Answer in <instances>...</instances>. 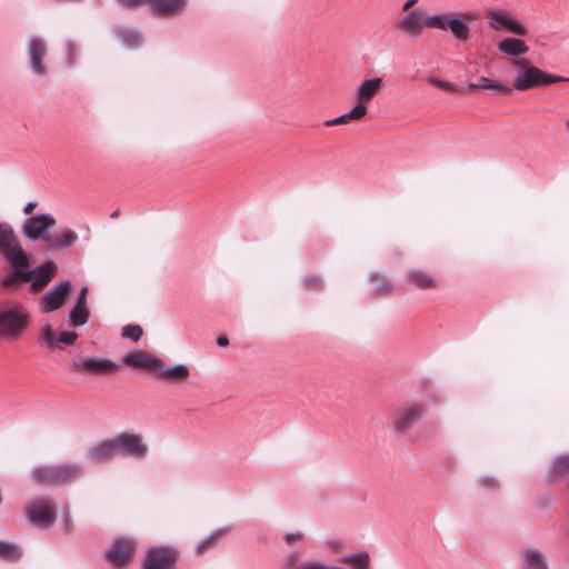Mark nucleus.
<instances>
[{
    "mask_svg": "<svg viewBox=\"0 0 569 569\" xmlns=\"http://www.w3.org/2000/svg\"><path fill=\"white\" fill-rule=\"evenodd\" d=\"M469 88L471 90H478V89H493V90H497L498 92L500 93H505V94H508L511 92V88L508 87V86H503L499 82H496L489 78H486V77H481L479 79V82L478 83H471L469 86Z\"/></svg>",
    "mask_w": 569,
    "mask_h": 569,
    "instance_id": "nucleus-31",
    "label": "nucleus"
},
{
    "mask_svg": "<svg viewBox=\"0 0 569 569\" xmlns=\"http://www.w3.org/2000/svg\"><path fill=\"white\" fill-rule=\"evenodd\" d=\"M37 203L36 202H28L23 209L24 214H31L33 210L36 209Z\"/></svg>",
    "mask_w": 569,
    "mask_h": 569,
    "instance_id": "nucleus-47",
    "label": "nucleus"
},
{
    "mask_svg": "<svg viewBox=\"0 0 569 569\" xmlns=\"http://www.w3.org/2000/svg\"><path fill=\"white\" fill-rule=\"evenodd\" d=\"M430 81H431V83H433L436 87H438L440 89L448 90V91L453 90V86L450 82L442 81L439 79H431Z\"/></svg>",
    "mask_w": 569,
    "mask_h": 569,
    "instance_id": "nucleus-42",
    "label": "nucleus"
},
{
    "mask_svg": "<svg viewBox=\"0 0 569 569\" xmlns=\"http://www.w3.org/2000/svg\"><path fill=\"white\" fill-rule=\"evenodd\" d=\"M498 49L502 53L512 57L522 56L529 50L525 41L518 38H505L498 43Z\"/></svg>",
    "mask_w": 569,
    "mask_h": 569,
    "instance_id": "nucleus-25",
    "label": "nucleus"
},
{
    "mask_svg": "<svg viewBox=\"0 0 569 569\" xmlns=\"http://www.w3.org/2000/svg\"><path fill=\"white\" fill-rule=\"evenodd\" d=\"M486 19L495 31L507 30L517 36H527V28L519 21L512 19L511 13L502 9H487Z\"/></svg>",
    "mask_w": 569,
    "mask_h": 569,
    "instance_id": "nucleus-8",
    "label": "nucleus"
},
{
    "mask_svg": "<svg viewBox=\"0 0 569 569\" xmlns=\"http://www.w3.org/2000/svg\"><path fill=\"white\" fill-rule=\"evenodd\" d=\"M118 365L109 359L83 358L69 362V370L73 373H91L96 376L112 375L118 370Z\"/></svg>",
    "mask_w": 569,
    "mask_h": 569,
    "instance_id": "nucleus-7",
    "label": "nucleus"
},
{
    "mask_svg": "<svg viewBox=\"0 0 569 569\" xmlns=\"http://www.w3.org/2000/svg\"><path fill=\"white\" fill-rule=\"evenodd\" d=\"M22 557L21 548L10 541L0 540V558L6 561H18Z\"/></svg>",
    "mask_w": 569,
    "mask_h": 569,
    "instance_id": "nucleus-29",
    "label": "nucleus"
},
{
    "mask_svg": "<svg viewBox=\"0 0 569 569\" xmlns=\"http://www.w3.org/2000/svg\"><path fill=\"white\" fill-rule=\"evenodd\" d=\"M0 254L10 263L24 266L26 254L20 239L8 222H0Z\"/></svg>",
    "mask_w": 569,
    "mask_h": 569,
    "instance_id": "nucleus-4",
    "label": "nucleus"
},
{
    "mask_svg": "<svg viewBox=\"0 0 569 569\" xmlns=\"http://www.w3.org/2000/svg\"><path fill=\"white\" fill-rule=\"evenodd\" d=\"M433 20H436V14L425 16L422 11L413 10L401 17L396 28L407 38L417 40L426 28L435 29Z\"/></svg>",
    "mask_w": 569,
    "mask_h": 569,
    "instance_id": "nucleus-5",
    "label": "nucleus"
},
{
    "mask_svg": "<svg viewBox=\"0 0 569 569\" xmlns=\"http://www.w3.org/2000/svg\"><path fill=\"white\" fill-rule=\"evenodd\" d=\"M73 286L70 280H62L50 290H48L40 299V309L44 313H50L62 308L68 301V297Z\"/></svg>",
    "mask_w": 569,
    "mask_h": 569,
    "instance_id": "nucleus-10",
    "label": "nucleus"
},
{
    "mask_svg": "<svg viewBox=\"0 0 569 569\" xmlns=\"http://www.w3.org/2000/svg\"><path fill=\"white\" fill-rule=\"evenodd\" d=\"M341 561L352 567V569H369L370 558L367 552H360L343 557Z\"/></svg>",
    "mask_w": 569,
    "mask_h": 569,
    "instance_id": "nucleus-32",
    "label": "nucleus"
},
{
    "mask_svg": "<svg viewBox=\"0 0 569 569\" xmlns=\"http://www.w3.org/2000/svg\"><path fill=\"white\" fill-rule=\"evenodd\" d=\"M217 345L219 347H227L229 345V339L226 337V336H220L218 339H217Z\"/></svg>",
    "mask_w": 569,
    "mask_h": 569,
    "instance_id": "nucleus-48",
    "label": "nucleus"
},
{
    "mask_svg": "<svg viewBox=\"0 0 569 569\" xmlns=\"http://www.w3.org/2000/svg\"><path fill=\"white\" fill-rule=\"evenodd\" d=\"M567 473H569V456H560L553 461L550 475L552 477H561Z\"/></svg>",
    "mask_w": 569,
    "mask_h": 569,
    "instance_id": "nucleus-33",
    "label": "nucleus"
},
{
    "mask_svg": "<svg viewBox=\"0 0 569 569\" xmlns=\"http://www.w3.org/2000/svg\"><path fill=\"white\" fill-rule=\"evenodd\" d=\"M525 569H549L546 558L538 549H527L521 552Z\"/></svg>",
    "mask_w": 569,
    "mask_h": 569,
    "instance_id": "nucleus-26",
    "label": "nucleus"
},
{
    "mask_svg": "<svg viewBox=\"0 0 569 569\" xmlns=\"http://www.w3.org/2000/svg\"><path fill=\"white\" fill-rule=\"evenodd\" d=\"M118 216H119V211L118 210H116V211H113L111 213V218H117Z\"/></svg>",
    "mask_w": 569,
    "mask_h": 569,
    "instance_id": "nucleus-49",
    "label": "nucleus"
},
{
    "mask_svg": "<svg viewBox=\"0 0 569 569\" xmlns=\"http://www.w3.org/2000/svg\"><path fill=\"white\" fill-rule=\"evenodd\" d=\"M78 338V333L74 331H63L58 336V342H61L66 346L73 345Z\"/></svg>",
    "mask_w": 569,
    "mask_h": 569,
    "instance_id": "nucleus-39",
    "label": "nucleus"
},
{
    "mask_svg": "<svg viewBox=\"0 0 569 569\" xmlns=\"http://www.w3.org/2000/svg\"><path fill=\"white\" fill-rule=\"evenodd\" d=\"M27 515L30 522L43 528L51 527L57 518L54 507L47 499H38L30 503Z\"/></svg>",
    "mask_w": 569,
    "mask_h": 569,
    "instance_id": "nucleus-13",
    "label": "nucleus"
},
{
    "mask_svg": "<svg viewBox=\"0 0 569 569\" xmlns=\"http://www.w3.org/2000/svg\"><path fill=\"white\" fill-rule=\"evenodd\" d=\"M10 266L14 272V277L18 278L20 283L31 281L32 273H31V270H28V268L30 267V260H29L28 254H26V264L24 266H18V264H10Z\"/></svg>",
    "mask_w": 569,
    "mask_h": 569,
    "instance_id": "nucleus-34",
    "label": "nucleus"
},
{
    "mask_svg": "<svg viewBox=\"0 0 569 569\" xmlns=\"http://www.w3.org/2000/svg\"><path fill=\"white\" fill-rule=\"evenodd\" d=\"M320 283H321V280H320L318 277H316V276H311V277H308V278L306 279V286H307L308 288H315V289H317V288H319V287H320Z\"/></svg>",
    "mask_w": 569,
    "mask_h": 569,
    "instance_id": "nucleus-43",
    "label": "nucleus"
},
{
    "mask_svg": "<svg viewBox=\"0 0 569 569\" xmlns=\"http://www.w3.org/2000/svg\"><path fill=\"white\" fill-rule=\"evenodd\" d=\"M122 42L129 47L137 46L140 41L139 33L130 28H121L118 32Z\"/></svg>",
    "mask_w": 569,
    "mask_h": 569,
    "instance_id": "nucleus-35",
    "label": "nucleus"
},
{
    "mask_svg": "<svg viewBox=\"0 0 569 569\" xmlns=\"http://www.w3.org/2000/svg\"><path fill=\"white\" fill-rule=\"evenodd\" d=\"M122 361L124 365L137 368V369H148L152 372H156L157 366L159 365L160 358L152 356L151 353L138 350L131 353H127L123 356Z\"/></svg>",
    "mask_w": 569,
    "mask_h": 569,
    "instance_id": "nucleus-17",
    "label": "nucleus"
},
{
    "mask_svg": "<svg viewBox=\"0 0 569 569\" xmlns=\"http://www.w3.org/2000/svg\"><path fill=\"white\" fill-rule=\"evenodd\" d=\"M156 373L158 375L159 379L174 383H182L187 381L190 377V370L187 366H166L161 359L159 361V365L157 366Z\"/></svg>",
    "mask_w": 569,
    "mask_h": 569,
    "instance_id": "nucleus-19",
    "label": "nucleus"
},
{
    "mask_svg": "<svg viewBox=\"0 0 569 569\" xmlns=\"http://www.w3.org/2000/svg\"><path fill=\"white\" fill-rule=\"evenodd\" d=\"M136 553V543L131 539H117L108 552V560L117 566L122 567L131 561Z\"/></svg>",
    "mask_w": 569,
    "mask_h": 569,
    "instance_id": "nucleus-14",
    "label": "nucleus"
},
{
    "mask_svg": "<svg viewBox=\"0 0 569 569\" xmlns=\"http://www.w3.org/2000/svg\"><path fill=\"white\" fill-rule=\"evenodd\" d=\"M382 79L381 78H371L363 80L355 92V99L357 101L356 106L367 107L369 103L381 90Z\"/></svg>",
    "mask_w": 569,
    "mask_h": 569,
    "instance_id": "nucleus-18",
    "label": "nucleus"
},
{
    "mask_svg": "<svg viewBox=\"0 0 569 569\" xmlns=\"http://www.w3.org/2000/svg\"><path fill=\"white\" fill-rule=\"evenodd\" d=\"M28 313L19 308H8L0 312V336L18 339L27 325Z\"/></svg>",
    "mask_w": 569,
    "mask_h": 569,
    "instance_id": "nucleus-6",
    "label": "nucleus"
},
{
    "mask_svg": "<svg viewBox=\"0 0 569 569\" xmlns=\"http://www.w3.org/2000/svg\"><path fill=\"white\" fill-rule=\"evenodd\" d=\"M423 416V410L418 405L402 408L395 420V427L398 431L405 432L417 423Z\"/></svg>",
    "mask_w": 569,
    "mask_h": 569,
    "instance_id": "nucleus-20",
    "label": "nucleus"
},
{
    "mask_svg": "<svg viewBox=\"0 0 569 569\" xmlns=\"http://www.w3.org/2000/svg\"><path fill=\"white\" fill-rule=\"evenodd\" d=\"M20 284V281L17 277H14V272L12 271L7 278L2 280V286L6 288H17Z\"/></svg>",
    "mask_w": 569,
    "mask_h": 569,
    "instance_id": "nucleus-41",
    "label": "nucleus"
},
{
    "mask_svg": "<svg viewBox=\"0 0 569 569\" xmlns=\"http://www.w3.org/2000/svg\"><path fill=\"white\" fill-rule=\"evenodd\" d=\"M113 438L106 439L90 448L88 456L93 463L108 462L117 456Z\"/></svg>",
    "mask_w": 569,
    "mask_h": 569,
    "instance_id": "nucleus-21",
    "label": "nucleus"
},
{
    "mask_svg": "<svg viewBox=\"0 0 569 569\" xmlns=\"http://www.w3.org/2000/svg\"><path fill=\"white\" fill-rule=\"evenodd\" d=\"M80 470V467L74 463L39 467L32 471V478L38 485L56 487L76 479Z\"/></svg>",
    "mask_w": 569,
    "mask_h": 569,
    "instance_id": "nucleus-2",
    "label": "nucleus"
},
{
    "mask_svg": "<svg viewBox=\"0 0 569 569\" xmlns=\"http://www.w3.org/2000/svg\"><path fill=\"white\" fill-rule=\"evenodd\" d=\"M142 333V328L138 325H128L122 328V337L132 341H138Z\"/></svg>",
    "mask_w": 569,
    "mask_h": 569,
    "instance_id": "nucleus-38",
    "label": "nucleus"
},
{
    "mask_svg": "<svg viewBox=\"0 0 569 569\" xmlns=\"http://www.w3.org/2000/svg\"><path fill=\"white\" fill-rule=\"evenodd\" d=\"M368 112L367 107L355 106L348 113H345L338 118L325 121V127H333L339 124H346L351 120H360Z\"/></svg>",
    "mask_w": 569,
    "mask_h": 569,
    "instance_id": "nucleus-27",
    "label": "nucleus"
},
{
    "mask_svg": "<svg viewBox=\"0 0 569 569\" xmlns=\"http://www.w3.org/2000/svg\"><path fill=\"white\" fill-rule=\"evenodd\" d=\"M418 2V0H407L403 6H402V12H405L406 14H408L409 12H411V8Z\"/></svg>",
    "mask_w": 569,
    "mask_h": 569,
    "instance_id": "nucleus-46",
    "label": "nucleus"
},
{
    "mask_svg": "<svg viewBox=\"0 0 569 569\" xmlns=\"http://www.w3.org/2000/svg\"><path fill=\"white\" fill-rule=\"evenodd\" d=\"M187 0H149V8L156 16H173L184 9Z\"/></svg>",
    "mask_w": 569,
    "mask_h": 569,
    "instance_id": "nucleus-22",
    "label": "nucleus"
},
{
    "mask_svg": "<svg viewBox=\"0 0 569 569\" xmlns=\"http://www.w3.org/2000/svg\"><path fill=\"white\" fill-rule=\"evenodd\" d=\"M58 270L53 261H47L31 270L32 278L30 284L31 292H40L53 279Z\"/></svg>",
    "mask_w": 569,
    "mask_h": 569,
    "instance_id": "nucleus-16",
    "label": "nucleus"
},
{
    "mask_svg": "<svg viewBox=\"0 0 569 569\" xmlns=\"http://www.w3.org/2000/svg\"><path fill=\"white\" fill-rule=\"evenodd\" d=\"M177 561V552L169 547H152L146 552L143 569H172Z\"/></svg>",
    "mask_w": 569,
    "mask_h": 569,
    "instance_id": "nucleus-11",
    "label": "nucleus"
},
{
    "mask_svg": "<svg viewBox=\"0 0 569 569\" xmlns=\"http://www.w3.org/2000/svg\"><path fill=\"white\" fill-rule=\"evenodd\" d=\"M227 533V530L224 529H219L214 532H212L209 537L204 538L202 541H200L196 548H194V552L197 555H203L204 552H207L208 550L214 548L219 540Z\"/></svg>",
    "mask_w": 569,
    "mask_h": 569,
    "instance_id": "nucleus-30",
    "label": "nucleus"
},
{
    "mask_svg": "<svg viewBox=\"0 0 569 569\" xmlns=\"http://www.w3.org/2000/svg\"><path fill=\"white\" fill-rule=\"evenodd\" d=\"M302 537H303V535H302V533H300V532H298V533H289V535H287V536H286V541H287L288 543H293V542H296V541L301 540V539H302Z\"/></svg>",
    "mask_w": 569,
    "mask_h": 569,
    "instance_id": "nucleus-45",
    "label": "nucleus"
},
{
    "mask_svg": "<svg viewBox=\"0 0 569 569\" xmlns=\"http://www.w3.org/2000/svg\"><path fill=\"white\" fill-rule=\"evenodd\" d=\"M56 226V219L50 214H38L26 220L22 233L30 240L41 239L47 242L50 237L48 230Z\"/></svg>",
    "mask_w": 569,
    "mask_h": 569,
    "instance_id": "nucleus-12",
    "label": "nucleus"
},
{
    "mask_svg": "<svg viewBox=\"0 0 569 569\" xmlns=\"http://www.w3.org/2000/svg\"><path fill=\"white\" fill-rule=\"evenodd\" d=\"M478 19L477 14L472 11L459 13H442L436 14L433 20L435 29L446 31L450 29L457 40L466 41L469 39L470 26Z\"/></svg>",
    "mask_w": 569,
    "mask_h": 569,
    "instance_id": "nucleus-3",
    "label": "nucleus"
},
{
    "mask_svg": "<svg viewBox=\"0 0 569 569\" xmlns=\"http://www.w3.org/2000/svg\"><path fill=\"white\" fill-rule=\"evenodd\" d=\"M407 281L418 289H433L437 287L435 278L430 273L419 269L409 271Z\"/></svg>",
    "mask_w": 569,
    "mask_h": 569,
    "instance_id": "nucleus-24",
    "label": "nucleus"
},
{
    "mask_svg": "<svg viewBox=\"0 0 569 569\" xmlns=\"http://www.w3.org/2000/svg\"><path fill=\"white\" fill-rule=\"evenodd\" d=\"M511 64L518 69L512 82L513 88L518 91H527L540 86L569 81V78L546 73L533 66L527 58L513 59Z\"/></svg>",
    "mask_w": 569,
    "mask_h": 569,
    "instance_id": "nucleus-1",
    "label": "nucleus"
},
{
    "mask_svg": "<svg viewBox=\"0 0 569 569\" xmlns=\"http://www.w3.org/2000/svg\"><path fill=\"white\" fill-rule=\"evenodd\" d=\"M370 282L373 287L375 292L381 293V292H389L391 290V286L389 284L387 279L379 273L371 274Z\"/></svg>",
    "mask_w": 569,
    "mask_h": 569,
    "instance_id": "nucleus-37",
    "label": "nucleus"
},
{
    "mask_svg": "<svg viewBox=\"0 0 569 569\" xmlns=\"http://www.w3.org/2000/svg\"><path fill=\"white\" fill-rule=\"evenodd\" d=\"M40 340L48 348H56L58 346V336L56 335L53 328L50 325H47L42 328Z\"/></svg>",
    "mask_w": 569,
    "mask_h": 569,
    "instance_id": "nucleus-36",
    "label": "nucleus"
},
{
    "mask_svg": "<svg viewBox=\"0 0 569 569\" xmlns=\"http://www.w3.org/2000/svg\"><path fill=\"white\" fill-rule=\"evenodd\" d=\"M88 291L89 290L87 286L82 287L79 291V296L76 302L87 305Z\"/></svg>",
    "mask_w": 569,
    "mask_h": 569,
    "instance_id": "nucleus-44",
    "label": "nucleus"
},
{
    "mask_svg": "<svg viewBox=\"0 0 569 569\" xmlns=\"http://www.w3.org/2000/svg\"><path fill=\"white\" fill-rule=\"evenodd\" d=\"M77 240L74 231L67 229L60 233L50 236L47 239L46 247L48 250H60L72 246Z\"/></svg>",
    "mask_w": 569,
    "mask_h": 569,
    "instance_id": "nucleus-23",
    "label": "nucleus"
},
{
    "mask_svg": "<svg viewBox=\"0 0 569 569\" xmlns=\"http://www.w3.org/2000/svg\"><path fill=\"white\" fill-rule=\"evenodd\" d=\"M48 53V47L43 39L39 37H31L28 42V54L30 59V67L33 73L43 76L47 72L43 60Z\"/></svg>",
    "mask_w": 569,
    "mask_h": 569,
    "instance_id": "nucleus-15",
    "label": "nucleus"
},
{
    "mask_svg": "<svg viewBox=\"0 0 569 569\" xmlns=\"http://www.w3.org/2000/svg\"><path fill=\"white\" fill-rule=\"evenodd\" d=\"M567 129L569 130V119L566 122Z\"/></svg>",
    "mask_w": 569,
    "mask_h": 569,
    "instance_id": "nucleus-50",
    "label": "nucleus"
},
{
    "mask_svg": "<svg viewBox=\"0 0 569 569\" xmlns=\"http://www.w3.org/2000/svg\"><path fill=\"white\" fill-rule=\"evenodd\" d=\"M118 2L127 9H137L143 6L149 7V0H118Z\"/></svg>",
    "mask_w": 569,
    "mask_h": 569,
    "instance_id": "nucleus-40",
    "label": "nucleus"
},
{
    "mask_svg": "<svg viewBox=\"0 0 569 569\" xmlns=\"http://www.w3.org/2000/svg\"><path fill=\"white\" fill-rule=\"evenodd\" d=\"M90 311L87 305L78 303L73 306V308L69 312V320L73 327H81L86 325L89 320Z\"/></svg>",
    "mask_w": 569,
    "mask_h": 569,
    "instance_id": "nucleus-28",
    "label": "nucleus"
},
{
    "mask_svg": "<svg viewBox=\"0 0 569 569\" xmlns=\"http://www.w3.org/2000/svg\"><path fill=\"white\" fill-rule=\"evenodd\" d=\"M113 441L118 455L122 453L136 459H143L148 455V445L137 433L120 432L113 438Z\"/></svg>",
    "mask_w": 569,
    "mask_h": 569,
    "instance_id": "nucleus-9",
    "label": "nucleus"
}]
</instances>
